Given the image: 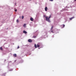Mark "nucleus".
<instances>
[{"label":"nucleus","mask_w":76,"mask_h":76,"mask_svg":"<svg viewBox=\"0 0 76 76\" xmlns=\"http://www.w3.org/2000/svg\"><path fill=\"white\" fill-rule=\"evenodd\" d=\"M54 27L53 26H52L51 27V28L50 29L51 31V30H52L53 29V27Z\"/></svg>","instance_id":"7"},{"label":"nucleus","mask_w":76,"mask_h":76,"mask_svg":"<svg viewBox=\"0 0 76 76\" xmlns=\"http://www.w3.org/2000/svg\"><path fill=\"white\" fill-rule=\"evenodd\" d=\"M45 11H47V7H45Z\"/></svg>","instance_id":"5"},{"label":"nucleus","mask_w":76,"mask_h":76,"mask_svg":"<svg viewBox=\"0 0 76 76\" xmlns=\"http://www.w3.org/2000/svg\"><path fill=\"white\" fill-rule=\"evenodd\" d=\"M51 32H52V33H53V31H51Z\"/></svg>","instance_id":"19"},{"label":"nucleus","mask_w":76,"mask_h":76,"mask_svg":"<svg viewBox=\"0 0 76 76\" xmlns=\"http://www.w3.org/2000/svg\"><path fill=\"white\" fill-rule=\"evenodd\" d=\"M23 33H24V34H27V32L25 30L23 31Z\"/></svg>","instance_id":"4"},{"label":"nucleus","mask_w":76,"mask_h":76,"mask_svg":"<svg viewBox=\"0 0 76 76\" xmlns=\"http://www.w3.org/2000/svg\"><path fill=\"white\" fill-rule=\"evenodd\" d=\"M30 0V1H31V0Z\"/></svg>","instance_id":"25"},{"label":"nucleus","mask_w":76,"mask_h":76,"mask_svg":"<svg viewBox=\"0 0 76 76\" xmlns=\"http://www.w3.org/2000/svg\"><path fill=\"white\" fill-rule=\"evenodd\" d=\"M30 20H31V21H33V20H34V19H33V18H31Z\"/></svg>","instance_id":"3"},{"label":"nucleus","mask_w":76,"mask_h":76,"mask_svg":"<svg viewBox=\"0 0 76 76\" xmlns=\"http://www.w3.org/2000/svg\"><path fill=\"white\" fill-rule=\"evenodd\" d=\"M43 16L44 18H45L46 20L48 21V22H51V21H50V19H48V17H46V15H44Z\"/></svg>","instance_id":"1"},{"label":"nucleus","mask_w":76,"mask_h":76,"mask_svg":"<svg viewBox=\"0 0 76 76\" xmlns=\"http://www.w3.org/2000/svg\"><path fill=\"white\" fill-rule=\"evenodd\" d=\"M13 55H14V57H16V54H14Z\"/></svg>","instance_id":"9"},{"label":"nucleus","mask_w":76,"mask_h":76,"mask_svg":"<svg viewBox=\"0 0 76 76\" xmlns=\"http://www.w3.org/2000/svg\"><path fill=\"white\" fill-rule=\"evenodd\" d=\"M0 48V50H3V48H2V47H1Z\"/></svg>","instance_id":"12"},{"label":"nucleus","mask_w":76,"mask_h":76,"mask_svg":"<svg viewBox=\"0 0 76 76\" xmlns=\"http://www.w3.org/2000/svg\"><path fill=\"white\" fill-rule=\"evenodd\" d=\"M18 48H19V46H18V47L17 49H18Z\"/></svg>","instance_id":"18"},{"label":"nucleus","mask_w":76,"mask_h":76,"mask_svg":"<svg viewBox=\"0 0 76 76\" xmlns=\"http://www.w3.org/2000/svg\"><path fill=\"white\" fill-rule=\"evenodd\" d=\"M49 0L51 1H53V0Z\"/></svg>","instance_id":"20"},{"label":"nucleus","mask_w":76,"mask_h":76,"mask_svg":"<svg viewBox=\"0 0 76 76\" xmlns=\"http://www.w3.org/2000/svg\"><path fill=\"white\" fill-rule=\"evenodd\" d=\"M36 37L35 36L33 37V38H36Z\"/></svg>","instance_id":"16"},{"label":"nucleus","mask_w":76,"mask_h":76,"mask_svg":"<svg viewBox=\"0 0 76 76\" xmlns=\"http://www.w3.org/2000/svg\"><path fill=\"white\" fill-rule=\"evenodd\" d=\"M16 61H15V62H16Z\"/></svg>","instance_id":"23"},{"label":"nucleus","mask_w":76,"mask_h":76,"mask_svg":"<svg viewBox=\"0 0 76 76\" xmlns=\"http://www.w3.org/2000/svg\"><path fill=\"white\" fill-rule=\"evenodd\" d=\"M74 18V17H72L71 18H69V20H72V19H73Z\"/></svg>","instance_id":"6"},{"label":"nucleus","mask_w":76,"mask_h":76,"mask_svg":"<svg viewBox=\"0 0 76 76\" xmlns=\"http://www.w3.org/2000/svg\"><path fill=\"white\" fill-rule=\"evenodd\" d=\"M17 23H19V20H17Z\"/></svg>","instance_id":"15"},{"label":"nucleus","mask_w":76,"mask_h":76,"mask_svg":"<svg viewBox=\"0 0 76 76\" xmlns=\"http://www.w3.org/2000/svg\"><path fill=\"white\" fill-rule=\"evenodd\" d=\"M23 27H24V28H25V27H26V24H24Z\"/></svg>","instance_id":"10"},{"label":"nucleus","mask_w":76,"mask_h":76,"mask_svg":"<svg viewBox=\"0 0 76 76\" xmlns=\"http://www.w3.org/2000/svg\"><path fill=\"white\" fill-rule=\"evenodd\" d=\"M64 26H65V25H63V28H64Z\"/></svg>","instance_id":"17"},{"label":"nucleus","mask_w":76,"mask_h":76,"mask_svg":"<svg viewBox=\"0 0 76 76\" xmlns=\"http://www.w3.org/2000/svg\"><path fill=\"white\" fill-rule=\"evenodd\" d=\"M34 47H35L36 48H37V45L36 44L34 45Z\"/></svg>","instance_id":"11"},{"label":"nucleus","mask_w":76,"mask_h":76,"mask_svg":"<svg viewBox=\"0 0 76 76\" xmlns=\"http://www.w3.org/2000/svg\"><path fill=\"white\" fill-rule=\"evenodd\" d=\"M37 47H39V45L38 44L37 45Z\"/></svg>","instance_id":"13"},{"label":"nucleus","mask_w":76,"mask_h":76,"mask_svg":"<svg viewBox=\"0 0 76 76\" xmlns=\"http://www.w3.org/2000/svg\"><path fill=\"white\" fill-rule=\"evenodd\" d=\"M23 18H24V16H22V19H23Z\"/></svg>","instance_id":"14"},{"label":"nucleus","mask_w":76,"mask_h":76,"mask_svg":"<svg viewBox=\"0 0 76 76\" xmlns=\"http://www.w3.org/2000/svg\"><path fill=\"white\" fill-rule=\"evenodd\" d=\"M28 42H29V39L28 40Z\"/></svg>","instance_id":"22"},{"label":"nucleus","mask_w":76,"mask_h":76,"mask_svg":"<svg viewBox=\"0 0 76 76\" xmlns=\"http://www.w3.org/2000/svg\"><path fill=\"white\" fill-rule=\"evenodd\" d=\"M15 12H17V9L15 10Z\"/></svg>","instance_id":"21"},{"label":"nucleus","mask_w":76,"mask_h":76,"mask_svg":"<svg viewBox=\"0 0 76 76\" xmlns=\"http://www.w3.org/2000/svg\"><path fill=\"white\" fill-rule=\"evenodd\" d=\"M75 1H76V0H75Z\"/></svg>","instance_id":"24"},{"label":"nucleus","mask_w":76,"mask_h":76,"mask_svg":"<svg viewBox=\"0 0 76 76\" xmlns=\"http://www.w3.org/2000/svg\"><path fill=\"white\" fill-rule=\"evenodd\" d=\"M51 18V15H50L49 16V17L48 18V19H50V18Z\"/></svg>","instance_id":"8"},{"label":"nucleus","mask_w":76,"mask_h":76,"mask_svg":"<svg viewBox=\"0 0 76 76\" xmlns=\"http://www.w3.org/2000/svg\"><path fill=\"white\" fill-rule=\"evenodd\" d=\"M29 42H32V40L31 39H29Z\"/></svg>","instance_id":"2"}]
</instances>
